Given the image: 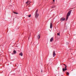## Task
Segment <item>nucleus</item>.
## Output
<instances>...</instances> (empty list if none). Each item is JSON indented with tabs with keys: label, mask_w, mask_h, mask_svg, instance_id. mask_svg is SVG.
<instances>
[{
	"label": "nucleus",
	"mask_w": 76,
	"mask_h": 76,
	"mask_svg": "<svg viewBox=\"0 0 76 76\" xmlns=\"http://www.w3.org/2000/svg\"><path fill=\"white\" fill-rule=\"evenodd\" d=\"M66 67H67L66 66V65L65 66V68H66Z\"/></svg>",
	"instance_id": "obj_20"
},
{
	"label": "nucleus",
	"mask_w": 76,
	"mask_h": 76,
	"mask_svg": "<svg viewBox=\"0 0 76 76\" xmlns=\"http://www.w3.org/2000/svg\"><path fill=\"white\" fill-rule=\"evenodd\" d=\"M14 13L16 14V15L18 14V13L17 12H14Z\"/></svg>",
	"instance_id": "obj_14"
},
{
	"label": "nucleus",
	"mask_w": 76,
	"mask_h": 76,
	"mask_svg": "<svg viewBox=\"0 0 76 76\" xmlns=\"http://www.w3.org/2000/svg\"><path fill=\"white\" fill-rule=\"evenodd\" d=\"M64 65H65V66H66L65 64H64Z\"/></svg>",
	"instance_id": "obj_22"
},
{
	"label": "nucleus",
	"mask_w": 76,
	"mask_h": 76,
	"mask_svg": "<svg viewBox=\"0 0 76 76\" xmlns=\"http://www.w3.org/2000/svg\"><path fill=\"white\" fill-rule=\"evenodd\" d=\"M69 73L68 72H66V74L67 75H69Z\"/></svg>",
	"instance_id": "obj_16"
},
{
	"label": "nucleus",
	"mask_w": 76,
	"mask_h": 76,
	"mask_svg": "<svg viewBox=\"0 0 76 76\" xmlns=\"http://www.w3.org/2000/svg\"><path fill=\"white\" fill-rule=\"evenodd\" d=\"M53 24H52V23H50V28H52L53 26Z\"/></svg>",
	"instance_id": "obj_9"
},
{
	"label": "nucleus",
	"mask_w": 76,
	"mask_h": 76,
	"mask_svg": "<svg viewBox=\"0 0 76 76\" xmlns=\"http://www.w3.org/2000/svg\"><path fill=\"white\" fill-rule=\"evenodd\" d=\"M15 53H12V54L13 55Z\"/></svg>",
	"instance_id": "obj_19"
},
{
	"label": "nucleus",
	"mask_w": 76,
	"mask_h": 76,
	"mask_svg": "<svg viewBox=\"0 0 76 76\" xmlns=\"http://www.w3.org/2000/svg\"><path fill=\"white\" fill-rule=\"evenodd\" d=\"M56 56V53H55V51H54L53 52V57H55Z\"/></svg>",
	"instance_id": "obj_5"
},
{
	"label": "nucleus",
	"mask_w": 76,
	"mask_h": 76,
	"mask_svg": "<svg viewBox=\"0 0 76 76\" xmlns=\"http://www.w3.org/2000/svg\"><path fill=\"white\" fill-rule=\"evenodd\" d=\"M72 12V10H70L68 12V13L67 15V16L66 18V21H67L69 18V16L70 15L71 12Z\"/></svg>",
	"instance_id": "obj_1"
},
{
	"label": "nucleus",
	"mask_w": 76,
	"mask_h": 76,
	"mask_svg": "<svg viewBox=\"0 0 76 76\" xmlns=\"http://www.w3.org/2000/svg\"><path fill=\"white\" fill-rule=\"evenodd\" d=\"M59 67H58V69H59Z\"/></svg>",
	"instance_id": "obj_21"
},
{
	"label": "nucleus",
	"mask_w": 76,
	"mask_h": 76,
	"mask_svg": "<svg viewBox=\"0 0 76 76\" xmlns=\"http://www.w3.org/2000/svg\"><path fill=\"white\" fill-rule=\"evenodd\" d=\"M53 1L54 3V1H55V0H53Z\"/></svg>",
	"instance_id": "obj_18"
},
{
	"label": "nucleus",
	"mask_w": 76,
	"mask_h": 76,
	"mask_svg": "<svg viewBox=\"0 0 76 76\" xmlns=\"http://www.w3.org/2000/svg\"><path fill=\"white\" fill-rule=\"evenodd\" d=\"M31 16V15H28V17H29V18H30Z\"/></svg>",
	"instance_id": "obj_15"
},
{
	"label": "nucleus",
	"mask_w": 76,
	"mask_h": 76,
	"mask_svg": "<svg viewBox=\"0 0 76 76\" xmlns=\"http://www.w3.org/2000/svg\"><path fill=\"white\" fill-rule=\"evenodd\" d=\"M19 55L20 56H23V53H22V52H21L19 54Z\"/></svg>",
	"instance_id": "obj_6"
},
{
	"label": "nucleus",
	"mask_w": 76,
	"mask_h": 76,
	"mask_svg": "<svg viewBox=\"0 0 76 76\" xmlns=\"http://www.w3.org/2000/svg\"><path fill=\"white\" fill-rule=\"evenodd\" d=\"M65 19V18H61V21H63Z\"/></svg>",
	"instance_id": "obj_3"
},
{
	"label": "nucleus",
	"mask_w": 76,
	"mask_h": 76,
	"mask_svg": "<svg viewBox=\"0 0 76 76\" xmlns=\"http://www.w3.org/2000/svg\"><path fill=\"white\" fill-rule=\"evenodd\" d=\"M53 41V37H52L50 40V42H52Z\"/></svg>",
	"instance_id": "obj_7"
},
{
	"label": "nucleus",
	"mask_w": 76,
	"mask_h": 76,
	"mask_svg": "<svg viewBox=\"0 0 76 76\" xmlns=\"http://www.w3.org/2000/svg\"><path fill=\"white\" fill-rule=\"evenodd\" d=\"M37 38H39H39H40V36L39 35L37 37Z\"/></svg>",
	"instance_id": "obj_10"
},
{
	"label": "nucleus",
	"mask_w": 76,
	"mask_h": 76,
	"mask_svg": "<svg viewBox=\"0 0 76 76\" xmlns=\"http://www.w3.org/2000/svg\"><path fill=\"white\" fill-rule=\"evenodd\" d=\"M57 35L58 36H60V34L59 33H57Z\"/></svg>",
	"instance_id": "obj_17"
},
{
	"label": "nucleus",
	"mask_w": 76,
	"mask_h": 76,
	"mask_svg": "<svg viewBox=\"0 0 76 76\" xmlns=\"http://www.w3.org/2000/svg\"><path fill=\"white\" fill-rule=\"evenodd\" d=\"M35 18H36V19L38 17V16H39V14H37V13H35Z\"/></svg>",
	"instance_id": "obj_2"
},
{
	"label": "nucleus",
	"mask_w": 76,
	"mask_h": 76,
	"mask_svg": "<svg viewBox=\"0 0 76 76\" xmlns=\"http://www.w3.org/2000/svg\"><path fill=\"white\" fill-rule=\"evenodd\" d=\"M67 70V69L66 68L65 69H64V68H63V71H64V72L65 71H65H66Z\"/></svg>",
	"instance_id": "obj_8"
},
{
	"label": "nucleus",
	"mask_w": 76,
	"mask_h": 76,
	"mask_svg": "<svg viewBox=\"0 0 76 76\" xmlns=\"http://www.w3.org/2000/svg\"><path fill=\"white\" fill-rule=\"evenodd\" d=\"M29 3V1H27L26 2V5H28Z\"/></svg>",
	"instance_id": "obj_4"
},
{
	"label": "nucleus",
	"mask_w": 76,
	"mask_h": 76,
	"mask_svg": "<svg viewBox=\"0 0 76 76\" xmlns=\"http://www.w3.org/2000/svg\"><path fill=\"white\" fill-rule=\"evenodd\" d=\"M55 7V6H52L51 7V8L52 9H53V8Z\"/></svg>",
	"instance_id": "obj_12"
},
{
	"label": "nucleus",
	"mask_w": 76,
	"mask_h": 76,
	"mask_svg": "<svg viewBox=\"0 0 76 76\" xmlns=\"http://www.w3.org/2000/svg\"><path fill=\"white\" fill-rule=\"evenodd\" d=\"M38 10H37L36 11V12H35V13H37V12H38Z\"/></svg>",
	"instance_id": "obj_13"
},
{
	"label": "nucleus",
	"mask_w": 76,
	"mask_h": 76,
	"mask_svg": "<svg viewBox=\"0 0 76 76\" xmlns=\"http://www.w3.org/2000/svg\"><path fill=\"white\" fill-rule=\"evenodd\" d=\"M13 53L14 54H16V51L15 50H14L13 51Z\"/></svg>",
	"instance_id": "obj_11"
}]
</instances>
